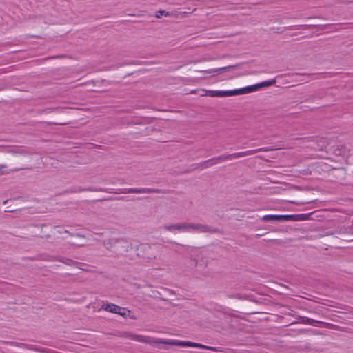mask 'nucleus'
I'll return each instance as SVG.
<instances>
[{"label":"nucleus","mask_w":353,"mask_h":353,"mask_svg":"<svg viewBox=\"0 0 353 353\" xmlns=\"http://www.w3.org/2000/svg\"><path fill=\"white\" fill-rule=\"evenodd\" d=\"M274 150V149L270 148H261L256 149V150H247V151H244V152H239L232 153V154H222L217 157H213L210 159L205 161L201 163L199 165L201 166H203V168H206L210 166H212L215 164L219 163L223 161L244 157L248 156V155H252L259 152H267V151H272Z\"/></svg>","instance_id":"1"},{"label":"nucleus","mask_w":353,"mask_h":353,"mask_svg":"<svg viewBox=\"0 0 353 353\" xmlns=\"http://www.w3.org/2000/svg\"><path fill=\"white\" fill-rule=\"evenodd\" d=\"M116 245H116L114 251L116 254L115 257L119 258L123 256L125 258V262L134 260V257L127 254L129 251L132 250V244L130 242L124 238H118V241Z\"/></svg>","instance_id":"2"},{"label":"nucleus","mask_w":353,"mask_h":353,"mask_svg":"<svg viewBox=\"0 0 353 353\" xmlns=\"http://www.w3.org/2000/svg\"><path fill=\"white\" fill-rule=\"evenodd\" d=\"M161 343H165V344H170V345H174L183 346V347H199V348L211 350V351H214V352L218 351V349L216 347L207 346L205 345L193 343V342H190V341H161Z\"/></svg>","instance_id":"3"},{"label":"nucleus","mask_w":353,"mask_h":353,"mask_svg":"<svg viewBox=\"0 0 353 353\" xmlns=\"http://www.w3.org/2000/svg\"><path fill=\"white\" fill-rule=\"evenodd\" d=\"M136 250V256L139 258H143L150 260L155 258V254L152 252V248L149 244L141 243L137 246Z\"/></svg>","instance_id":"4"},{"label":"nucleus","mask_w":353,"mask_h":353,"mask_svg":"<svg viewBox=\"0 0 353 353\" xmlns=\"http://www.w3.org/2000/svg\"><path fill=\"white\" fill-rule=\"evenodd\" d=\"M188 227H189V230H197L202 233H211V234L222 233L221 231L219 228H212L211 226H209V225H205V224L189 223Z\"/></svg>","instance_id":"5"},{"label":"nucleus","mask_w":353,"mask_h":353,"mask_svg":"<svg viewBox=\"0 0 353 353\" xmlns=\"http://www.w3.org/2000/svg\"><path fill=\"white\" fill-rule=\"evenodd\" d=\"M119 192L122 194H130V193H137V194H142V193H165V192L164 190H162L161 189H153V188H124V189H120Z\"/></svg>","instance_id":"6"},{"label":"nucleus","mask_w":353,"mask_h":353,"mask_svg":"<svg viewBox=\"0 0 353 353\" xmlns=\"http://www.w3.org/2000/svg\"><path fill=\"white\" fill-rule=\"evenodd\" d=\"M238 66H239V64H236V65L219 68L217 69H212V70H209L200 71V72H203V73H205V74H210L212 76H216L223 72H228V71L234 70L236 68H238Z\"/></svg>","instance_id":"7"},{"label":"nucleus","mask_w":353,"mask_h":353,"mask_svg":"<svg viewBox=\"0 0 353 353\" xmlns=\"http://www.w3.org/2000/svg\"><path fill=\"white\" fill-rule=\"evenodd\" d=\"M0 343H4V344H9L10 345H15V346H17V347H28L30 350H34V351H37V352H41V353H51L50 350H46V349H43V348H39V347H33L32 345L29 347L28 345H26L24 343H17V342L5 341H1Z\"/></svg>","instance_id":"8"},{"label":"nucleus","mask_w":353,"mask_h":353,"mask_svg":"<svg viewBox=\"0 0 353 353\" xmlns=\"http://www.w3.org/2000/svg\"><path fill=\"white\" fill-rule=\"evenodd\" d=\"M207 95L212 97H225L233 96L232 90H208L206 91Z\"/></svg>","instance_id":"9"},{"label":"nucleus","mask_w":353,"mask_h":353,"mask_svg":"<svg viewBox=\"0 0 353 353\" xmlns=\"http://www.w3.org/2000/svg\"><path fill=\"white\" fill-rule=\"evenodd\" d=\"M189 223H181L177 224H172L168 225H164L163 228L168 231L173 230H188Z\"/></svg>","instance_id":"10"},{"label":"nucleus","mask_w":353,"mask_h":353,"mask_svg":"<svg viewBox=\"0 0 353 353\" xmlns=\"http://www.w3.org/2000/svg\"><path fill=\"white\" fill-rule=\"evenodd\" d=\"M118 241V238H110L103 241V245L104 248L109 250L112 251L115 250L116 244Z\"/></svg>","instance_id":"11"},{"label":"nucleus","mask_w":353,"mask_h":353,"mask_svg":"<svg viewBox=\"0 0 353 353\" xmlns=\"http://www.w3.org/2000/svg\"><path fill=\"white\" fill-rule=\"evenodd\" d=\"M256 89H257V85H250V86H247V87L243 88L232 90V91H233V96L239 95V94H245V93H248V92H252V91H254V90H255Z\"/></svg>","instance_id":"12"},{"label":"nucleus","mask_w":353,"mask_h":353,"mask_svg":"<svg viewBox=\"0 0 353 353\" xmlns=\"http://www.w3.org/2000/svg\"><path fill=\"white\" fill-rule=\"evenodd\" d=\"M103 307L105 311L114 314H118L121 310V307L113 303H107L105 305H103Z\"/></svg>","instance_id":"13"},{"label":"nucleus","mask_w":353,"mask_h":353,"mask_svg":"<svg viewBox=\"0 0 353 353\" xmlns=\"http://www.w3.org/2000/svg\"><path fill=\"white\" fill-rule=\"evenodd\" d=\"M6 168H7L6 165L0 164V175L8 174L10 172H17V171L22 170L25 169L23 167H19V168H14L10 169V170H3V169Z\"/></svg>","instance_id":"14"},{"label":"nucleus","mask_w":353,"mask_h":353,"mask_svg":"<svg viewBox=\"0 0 353 353\" xmlns=\"http://www.w3.org/2000/svg\"><path fill=\"white\" fill-rule=\"evenodd\" d=\"M56 261H60L64 264H66V265H70V266L81 264V263H80V262L75 261L74 260H72L70 259L65 258V257L57 256V258L56 259Z\"/></svg>","instance_id":"15"},{"label":"nucleus","mask_w":353,"mask_h":353,"mask_svg":"<svg viewBox=\"0 0 353 353\" xmlns=\"http://www.w3.org/2000/svg\"><path fill=\"white\" fill-rule=\"evenodd\" d=\"M261 219L263 221H280V222H281V215H276V214L265 215Z\"/></svg>","instance_id":"16"},{"label":"nucleus","mask_w":353,"mask_h":353,"mask_svg":"<svg viewBox=\"0 0 353 353\" xmlns=\"http://www.w3.org/2000/svg\"><path fill=\"white\" fill-rule=\"evenodd\" d=\"M126 336L131 340L145 343L147 341L145 337L141 335H136L132 334H126Z\"/></svg>","instance_id":"17"},{"label":"nucleus","mask_w":353,"mask_h":353,"mask_svg":"<svg viewBox=\"0 0 353 353\" xmlns=\"http://www.w3.org/2000/svg\"><path fill=\"white\" fill-rule=\"evenodd\" d=\"M333 152L336 156L344 155L346 153L345 147L343 145H339L334 149Z\"/></svg>","instance_id":"18"},{"label":"nucleus","mask_w":353,"mask_h":353,"mask_svg":"<svg viewBox=\"0 0 353 353\" xmlns=\"http://www.w3.org/2000/svg\"><path fill=\"white\" fill-rule=\"evenodd\" d=\"M319 324L322 325L323 327H326V328L334 329V330H339V331L342 330V328L341 327H339V325L332 324V323L320 321Z\"/></svg>","instance_id":"19"},{"label":"nucleus","mask_w":353,"mask_h":353,"mask_svg":"<svg viewBox=\"0 0 353 353\" xmlns=\"http://www.w3.org/2000/svg\"><path fill=\"white\" fill-rule=\"evenodd\" d=\"M79 192H84V191H88V192H106L103 188H98L96 187H89V188H79L78 190Z\"/></svg>","instance_id":"20"},{"label":"nucleus","mask_w":353,"mask_h":353,"mask_svg":"<svg viewBox=\"0 0 353 353\" xmlns=\"http://www.w3.org/2000/svg\"><path fill=\"white\" fill-rule=\"evenodd\" d=\"M275 83H276V80L274 79H271L269 81H265L261 82V83L256 84V85H257V88H262V87H268V86L273 85Z\"/></svg>","instance_id":"21"},{"label":"nucleus","mask_w":353,"mask_h":353,"mask_svg":"<svg viewBox=\"0 0 353 353\" xmlns=\"http://www.w3.org/2000/svg\"><path fill=\"white\" fill-rule=\"evenodd\" d=\"M57 258V256H55L44 254V255L39 256L37 259L39 260H42V261H56Z\"/></svg>","instance_id":"22"},{"label":"nucleus","mask_w":353,"mask_h":353,"mask_svg":"<svg viewBox=\"0 0 353 353\" xmlns=\"http://www.w3.org/2000/svg\"><path fill=\"white\" fill-rule=\"evenodd\" d=\"M301 322L305 324L308 325H315V324H319L320 321H316L312 319H310L308 317H303Z\"/></svg>","instance_id":"23"},{"label":"nucleus","mask_w":353,"mask_h":353,"mask_svg":"<svg viewBox=\"0 0 353 353\" xmlns=\"http://www.w3.org/2000/svg\"><path fill=\"white\" fill-rule=\"evenodd\" d=\"M294 221H305L308 219L310 214H294Z\"/></svg>","instance_id":"24"},{"label":"nucleus","mask_w":353,"mask_h":353,"mask_svg":"<svg viewBox=\"0 0 353 353\" xmlns=\"http://www.w3.org/2000/svg\"><path fill=\"white\" fill-rule=\"evenodd\" d=\"M161 295V293L159 291L152 290L151 294L150 296L154 299H159L162 301H168V299L163 298V297H160Z\"/></svg>","instance_id":"25"},{"label":"nucleus","mask_w":353,"mask_h":353,"mask_svg":"<svg viewBox=\"0 0 353 353\" xmlns=\"http://www.w3.org/2000/svg\"><path fill=\"white\" fill-rule=\"evenodd\" d=\"M235 299L240 300H252L250 295L243 294L241 293L235 294Z\"/></svg>","instance_id":"26"},{"label":"nucleus","mask_w":353,"mask_h":353,"mask_svg":"<svg viewBox=\"0 0 353 353\" xmlns=\"http://www.w3.org/2000/svg\"><path fill=\"white\" fill-rule=\"evenodd\" d=\"M130 313H131L130 310H129L125 307H121V310L117 314H119L123 317H126V316H130Z\"/></svg>","instance_id":"27"},{"label":"nucleus","mask_w":353,"mask_h":353,"mask_svg":"<svg viewBox=\"0 0 353 353\" xmlns=\"http://www.w3.org/2000/svg\"><path fill=\"white\" fill-rule=\"evenodd\" d=\"M294 218H295L294 214L281 215V222L282 221H294Z\"/></svg>","instance_id":"28"},{"label":"nucleus","mask_w":353,"mask_h":353,"mask_svg":"<svg viewBox=\"0 0 353 353\" xmlns=\"http://www.w3.org/2000/svg\"><path fill=\"white\" fill-rule=\"evenodd\" d=\"M72 244L77 247H83L85 245V243L84 241H75L72 242Z\"/></svg>","instance_id":"29"},{"label":"nucleus","mask_w":353,"mask_h":353,"mask_svg":"<svg viewBox=\"0 0 353 353\" xmlns=\"http://www.w3.org/2000/svg\"><path fill=\"white\" fill-rule=\"evenodd\" d=\"M64 232L69 234L71 236L79 237V238H81V239H82L83 240H85L86 239L85 235H82V234H71L68 230H65Z\"/></svg>","instance_id":"30"},{"label":"nucleus","mask_w":353,"mask_h":353,"mask_svg":"<svg viewBox=\"0 0 353 353\" xmlns=\"http://www.w3.org/2000/svg\"><path fill=\"white\" fill-rule=\"evenodd\" d=\"M161 15L168 16L169 13L165 12V10H159L156 14V17L157 18H159Z\"/></svg>","instance_id":"31"},{"label":"nucleus","mask_w":353,"mask_h":353,"mask_svg":"<svg viewBox=\"0 0 353 353\" xmlns=\"http://www.w3.org/2000/svg\"><path fill=\"white\" fill-rule=\"evenodd\" d=\"M68 123L66 121H61V122H48V124L49 125H66Z\"/></svg>","instance_id":"32"},{"label":"nucleus","mask_w":353,"mask_h":353,"mask_svg":"<svg viewBox=\"0 0 353 353\" xmlns=\"http://www.w3.org/2000/svg\"><path fill=\"white\" fill-rule=\"evenodd\" d=\"M54 109H57V108H48V109H46V110H43V112H47V113H49V112H52L53 110H54Z\"/></svg>","instance_id":"33"},{"label":"nucleus","mask_w":353,"mask_h":353,"mask_svg":"<svg viewBox=\"0 0 353 353\" xmlns=\"http://www.w3.org/2000/svg\"><path fill=\"white\" fill-rule=\"evenodd\" d=\"M315 99V95H312L307 100V101L311 100V101H314Z\"/></svg>","instance_id":"34"},{"label":"nucleus","mask_w":353,"mask_h":353,"mask_svg":"<svg viewBox=\"0 0 353 353\" xmlns=\"http://www.w3.org/2000/svg\"><path fill=\"white\" fill-rule=\"evenodd\" d=\"M229 299H235V294L228 295Z\"/></svg>","instance_id":"35"},{"label":"nucleus","mask_w":353,"mask_h":353,"mask_svg":"<svg viewBox=\"0 0 353 353\" xmlns=\"http://www.w3.org/2000/svg\"><path fill=\"white\" fill-rule=\"evenodd\" d=\"M164 290L168 291L170 294H174V292L171 290L164 289Z\"/></svg>","instance_id":"36"},{"label":"nucleus","mask_w":353,"mask_h":353,"mask_svg":"<svg viewBox=\"0 0 353 353\" xmlns=\"http://www.w3.org/2000/svg\"><path fill=\"white\" fill-rule=\"evenodd\" d=\"M191 261L194 263V265L196 266L197 264V260L196 259H191Z\"/></svg>","instance_id":"37"},{"label":"nucleus","mask_w":353,"mask_h":353,"mask_svg":"<svg viewBox=\"0 0 353 353\" xmlns=\"http://www.w3.org/2000/svg\"><path fill=\"white\" fill-rule=\"evenodd\" d=\"M312 201H304V202H301V204H304V203H312Z\"/></svg>","instance_id":"38"},{"label":"nucleus","mask_w":353,"mask_h":353,"mask_svg":"<svg viewBox=\"0 0 353 353\" xmlns=\"http://www.w3.org/2000/svg\"><path fill=\"white\" fill-rule=\"evenodd\" d=\"M14 210H6V212H14Z\"/></svg>","instance_id":"39"},{"label":"nucleus","mask_w":353,"mask_h":353,"mask_svg":"<svg viewBox=\"0 0 353 353\" xmlns=\"http://www.w3.org/2000/svg\"><path fill=\"white\" fill-rule=\"evenodd\" d=\"M63 56H57V57H52V58H61V57H63Z\"/></svg>","instance_id":"40"},{"label":"nucleus","mask_w":353,"mask_h":353,"mask_svg":"<svg viewBox=\"0 0 353 353\" xmlns=\"http://www.w3.org/2000/svg\"><path fill=\"white\" fill-rule=\"evenodd\" d=\"M130 319H136V317H135V316H134V315H132V316H130Z\"/></svg>","instance_id":"41"},{"label":"nucleus","mask_w":353,"mask_h":353,"mask_svg":"<svg viewBox=\"0 0 353 353\" xmlns=\"http://www.w3.org/2000/svg\"><path fill=\"white\" fill-rule=\"evenodd\" d=\"M81 270H82L83 271H86V272L88 271V270H85V269H83V268H81Z\"/></svg>","instance_id":"42"},{"label":"nucleus","mask_w":353,"mask_h":353,"mask_svg":"<svg viewBox=\"0 0 353 353\" xmlns=\"http://www.w3.org/2000/svg\"><path fill=\"white\" fill-rule=\"evenodd\" d=\"M96 234H98V235H100V236H102V235H103V234H102V233H96Z\"/></svg>","instance_id":"43"},{"label":"nucleus","mask_w":353,"mask_h":353,"mask_svg":"<svg viewBox=\"0 0 353 353\" xmlns=\"http://www.w3.org/2000/svg\"><path fill=\"white\" fill-rule=\"evenodd\" d=\"M46 238H49L50 237V235L49 234H47L45 236Z\"/></svg>","instance_id":"44"},{"label":"nucleus","mask_w":353,"mask_h":353,"mask_svg":"<svg viewBox=\"0 0 353 353\" xmlns=\"http://www.w3.org/2000/svg\"><path fill=\"white\" fill-rule=\"evenodd\" d=\"M292 203H296V204H299L298 203L296 202H294V201H292Z\"/></svg>","instance_id":"45"}]
</instances>
